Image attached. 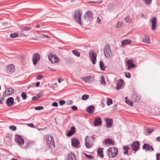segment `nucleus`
<instances>
[{
  "label": "nucleus",
  "mask_w": 160,
  "mask_h": 160,
  "mask_svg": "<svg viewBox=\"0 0 160 160\" xmlns=\"http://www.w3.org/2000/svg\"><path fill=\"white\" fill-rule=\"evenodd\" d=\"M44 138L48 147L51 148H53L55 147V142L52 136H51L49 138L48 135H46Z\"/></svg>",
  "instance_id": "obj_1"
},
{
  "label": "nucleus",
  "mask_w": 160,
  "mask_h": 160,
  "mask_svg": "<svg viewBox=\"0 0 160 160\" xmlns=\"http://www.w3.org/2000/svg\"><path fill=\"white\" fill-rule=\"evenodd\" d=\"M142 41L145 43L149 44L150 43V41L149 37L147 36H145L143 38Z\"/></svg>",
  "instance_id": "obj_29"
},
{
  "label": "nucleus",
  "mask_w": 160,
  "mask_h": 160,
  "mask_svg": "<svg viewBox=\"0 0 160 160\" xmlns=\"http://www.w3.org/2000/svg\"><path fill=\"white\" fill-rule=\"evenodd\" d=\"M58 86L57 84V83H55L54 84H53L52 85V87L53 88H55L56 87H57Z\"/></svg>",
  "instance_id": "obj_63"
},
{
  "label": "nucleus",
  "mask_w": 160,
  "mask_h": 160,
  "mask_svg": "<svg viewBox=\"0 0 160 160\" xmlns=\"http://www.w3.org/2000/svg\"><path fill=\"white\" fill-rule=\"evenodd\" d=\"M142 148L143 149L145 150L146 151H154L152 147L147 143L144 144L142 146Z\"/></svg>",
  "instance_id": "obj_15"
},
{
  "label": "nucleus",
  "mask_w": 160,
  "mask_h": 160,
  "mask_svg": "<svg viewBox=\"0 0 160 160\" xmlns=\"http://www.w3.org/2000/svg\"><path fill=\"white\" fill-rule=\"evenodd\" d=\"M89 57L90 60L92 61V63L94 64L96 63V55L95 53L93 51H90L89 52Z\"/></svg>",
  "instance_id": "obj_9"
},
{
  "label": "nucleus",
  "mask_w": 160,
  "mask_h": 160,
  "mask_svg": "<svg viewBox=\"0 0 160 160\" xmlns=\"http://www.w3.org/2000/svg\"><path fill=\"white\" fill-rule=\"evenodd\" d=\"M106 123V127L108 128H110L112 125L113 120L112 119L107 118L105 119Z\"/></svg>",
  "instance_id": "obj_17"
},
{
  "label": "nucleus",
  "mask_w": 160,
  "mask_h": 160,
  "mask_svg": "<svg viewBox=\"0 0 160 160\" xmlns=\"http://www.w3.org/2000/svg\"><path fill=\"white\" fill-rule=\"evenodd\" d=\"M66 160H77L76 155L74 152H71L68 155V157Z\"/></svg>",
  "instance_id": "obj_14"
},
{
  "label": "nucleus",
  "mask_w": 160,
  "mask_h": 160,
  "mask_svg": "<svg viewBox=\"0 0 160 160\" xmlns=\"http://www.w3.org/2000/svg\"><path fill=\"white\" fill-rule=\"evenodd\" d=\"M89 96L88 95L84 94L82 96V99L84 100H86L88 98Z\"/></svg>",
  "instance_id": "obj_40"
},
{
  "label": "nucleus",
  "mask_w": 160,
  "mask_h": 160,
  "mask_svg": "<svg viewBox=\"0 0 160 160\" xmlns=\"http://www.w3.org/2000/svg\"><path fill=\"white\" fill-rule=\"evenodd\" d=\"M15 141L17 142V144L19 145H23L24 143V139L22 138L21 136L18 134L15 135Z\"/></svg>",
  "instance_id": "obj_6"
},
{
  "label": "nucleus",
  "mask_w": 160,
  "mask_h": 160,
  "mask_svg": "<svg viewBox=\"0 0 160 160\" xmlns=\"http://www.w3.org/2000/svg\"><path fill=\"white\" fill-rule=\"evenodd\" d=\"M156 160H160V154L157 153L156 154Z\"/></svg>",
  "instance_id": "obj_52"
},
{
  "label": "nucleus",
  "mask_w": 160,
  "mask_h": 160,
  "mask_svg": "<svg viewBox=\"0 0 160 160\" xmlns=\"http://www.w3.org/2000/svg\"><path fill=\"white\" fill-rule=\"evenodd\" d=\"M150 21L152 23V30H154L156 29V24L157 23L156 18L153 17L150 20Z\"/></svg>",
  "instance_id": "obj_13"
},
{
  "label": "nucleus",
  "mask_w": 160,
  "mask_h": 160,
  "mask_svg": "<svg viewBox=\"0 0 160 160\" xmlns=\"http://www.w3.org/2000/svg\"><path fill=\"white\" fill-rule=\"evenodd\" d=\"M85 18L87 20H91L93 18V14L90 11H87L84 15Z\"/></svg>",
  "instance_id": "obj_12"
},
{
  "label": "nucleus",
  "mask_w": 160,
  "mask_h": 160,
  "mask_svg": "<svg viewBox=\"0 0 160 160\" xmlns=\"http://www.w3.org/2000/svg\"><path fill=\"white\" fill-rule=\"evenodd\" d=\"M108 101L107 102V104L109 106L111 105L112 103V100L111 99L107 98Z\"/></svg>",
  "instance_id": "obj_38"
},
{
  "label": "nucleus",
  "mask_w": 160,
  "mask_h": 160,
  "mask_svg": "<svg viewBox=\"0 0 160 160\" xmlns=\"http://www.w3.org/2000/svg\"><path fill=\"white\" fill-rule=\"evenodd\" d=\"M132 42L131 40L130 39H125L121 42V46H123L125 45L130 44Z\"/></svg>",
  "instance_id": "obj_25"
},
{
  "label": "nucleus",
  "mask_w": 160,
  "mask_h": 160,
  "mask_svg": "<svg viewBox=\"0 0 160 160\" xmlns=\"http://www.w3.org/2000/svg\"><path fill=\"white\" fill-rule=\"evenodd\" d=\"M100 21H101V19L99 18L98 17H97V23H100Z\"/></svg>",
  "instance_id": "obj_61"
},
{
  "label": "nucleus",
  "mask_w": 160,
  "mask_h": 160,
  "mask_svg": "<svg viewBox=\"0 0 160 160\" xmlns=\"http://www.w3.org/2000/svg\"><path fill=\"white\" fill-rule=\"evenodd\" d=\"M139 143L138 141H136L131 144L132 150L136 152L139 149Z\"/></svg>",
  "instance_id": "obj_10"
},
{
  "label": "nucleus",
  "mask_w": 160,
  "mask_h": 160,
  "mask_svg": "<svg viewBox=\"0 0 160 160\" xmlns=\"http://www.w3.org/2000/svg\"><path fill=\"white\" fill-rule=\"evenodd\" d=\"M72 53L76 56L79 57L80 55V53L76 50H73L72 51Z\"/></svg>",
  "instance_id": "obj_34"
},
{
  "label": "nucleus",
  "mask_w": 160,
  "mask_h": 160,
  "mask_svg": "<svg viewBox=\"0 0 160 160\" xmlns=\"http://www.w3.org/2000/svg\"><path fill=\"white\" fill-rule=\"evenodd\" d=\"M28 125L31 128H33L34 127V125L32 123L28 124Z\"/></svg>",
  "instance_id": "obj_58"
},
{
  "label": "nucleus",
  "mask_w": 160,
  "mask_h": 160,
  "mask_svg": "<svg viewBox=\"0 0 160 160\" xmlns=\"http://www.w3.org/2000/svg\"><path fill=\"white\" fill-rule=\"evenodd\" d=\"M94 125L95 126H101L102 123L101 119L100 117H97L96 118L94 122Z\"/></svg>",
  "instance_id": "obj_16"
},
{
  "label": "nucleus",
  "mask_w": 160,
  "mask_h": 160,
  "mask_svg": "<svg viewBox=\"0 0 160 160\" xmlns=\"http://www.w3.org/2000/svg\"><path fill=\"white\" fill-rule=\"evenodd\" d=\"M9 128L12 131H15L17 129L16 127L13 125H12L10 126Z\"/></svg>",
  "instance_id": "obj_46"
},
{
  "label": "nucleus",
  "mask_w": 160,
  "mask_h": 160,
  "mask_svg": "<svg viewBox=\"0 0 160 160\" xmlns=\"http://www.w3.org/2000/svg\"><path fill=\"white\" fill-rule=\"evenodd\" d=\"M124 73L125 75V77L126 78H129L131 77V74L130 73L128 72H125Z\"/></svg>",
  "instance_id": "obj_47"
},
{
  "label": "nucleus",
  "mask_w": 160,
  "mask_h": 160,
  "mask_svg": "<svg viewBox=\"0 0 160 160\" xmlns=\"http://www.w3.org/2000/svg\"><path fill=\"white\" fill-rule=\"evenodd\" d=\"M59 103L60 105L62 106L65 103V101L64 100H60L59 101Z\"/></svg>",
  "instance_id": "obj_48"
},
{
  "label": "nucleus",
  "mask_w": 160,
  "mask_h": 160,
  "mask_svg": "<svg viewBox=\"0 0 160 160\" xmlns=\"http://www.w3.org/2000/svg\"><path fill=\"white\" fill-rule=\"evenodd\" d=\"M12 135L10 133H7L6 135V137L8 138L9 139H11L12 138Z\"/></svg>",
  "instance_id": "obj_51"
},
{
  "label": "nucleus",
  "mask_w": 160,
  "mask_h": 160,
  "mask_svg": "<svg viewBox=\"0 0 160 160\" xmlns=\"http://www.w3.org/2000/svg\"><path fill=\"white\" fill-rule=\"evenodd\" d=\"M123 148L124 150V152H123L124 154H128V150L129 149V147L128 146H124L123 147Z\"/></svg>",
  "instance_id": "obj_33"
},
{
  "label": "nucleus",
  "mask_w": 160,
  "mask_h": 160,
  "mask_svg": "<svg viewBox=\"0 0 160 160\" xmlns=\"http://www.w3.org/2000/svg\"><path fill=\"white\" fill-rule=\"evenodd\" d=\"M103 51L105 57L107 58L110 57L112 53L109 44H106L105 45Z\"/></svg>",
  "instance_id": "obj_4"
},
{
  "label": "nucleus",
  "mask_w": 160,
  "mask_h": 160,
  "mask_svg": "<svg viewBox=\"0 0 160 160\" xmlns=\"http://www.w3.org/2000/svg\"><path fill=\"white\" fill-rule=\"evenodd\" d=\"M20 28L22 32L30 30L31 29V27L25 26H21L20 27Z\"/></svg>",
  "instance_id": "obj_30"
},
{
  "label": "nucleus",
  "mask_w": 160,
  "mask_h": 160,
  "mask_svg": "<svg viewBox=\"0 0 160 160\" xmlns=\"http://www.w3.org/2000/svg\"><path fill=\"white\" fill-rule=\"evenodd\" d=\"M84 155L86 157L89 159H92L93 158V156L92 155H88L86 153H85Z\"/></svg>",
  "instance_id": "obj_49"
},
{
  "label": "nucleus",
  "mask_w": 160,
  "mask_h": 160,
  "mask_svg": "<svg viewBox=\"0 0 160 160\" xmlns=\"http://www.w3.org/2000/svg\"><path fill=\"white\" fill-rule=\"evenodd\" d=\"M71 144L74 147L78 148L80 147V142L77 138H72L71 139Z\"/></svg>",
  "instance_id": "obj_8"
},
{
  "label": "nucleus",
  "mask_w": 160,
  "mask_h": 160,
  "mask_svg": "<svg viewBox=\"0 0 160 160\" xmlns=\"http://www.w3.org/2000/svg\"><path fill=\"white\" fill-rule=\"evenodd\" d=\"M146 130L149 133H151L154 131V129L151 128H147Z\"/></svg>",
  "instance_id": "obj_42"
},
{
  "label": "nucleus",
  "mask_w": 160,
  "mask_h": 160,
  "mask_svg": "<svg viewBox=\"0 0 160 160\" xmlns=\"http://www.w3.org/2000/svg\"><path fill=\"white\" fill-rule=\"evenodd\" d=\"M144 3L148 5L150 4L152 1V0H142Z\"/></svg>",
  "instance_id": "obj_41"
},
{
  "label": "nucleus",
  "mask_w": 160,
  "mask_h": 160,
  "mask_svg": "<svg viewBox=\"0 0 160 160\" xmlns=\"http://www.w3.org/2000/svg\"><path fill=\"white\" fill-rule=\"evenodd\" d=\"M123 81L121 79L119 80L118 81L116 88V89L117 90H119L121 89V87L123 85Z\"/></svg>",
  "instance_id": "obj_22"
},
{
  "label": "nucleus",
  "mask_w": 160,
  "mask_h": 160,
  "mask_svg": "<svg viewBox=\"0 0 160 160\" xmlns=\"http://www.w3.org/2000/svg\"><path fill=\"white\" fill-rule=\"evenodd\" d=\"M87 138H88V136H87L86 137V138L85 139V141L86 142L85 143V145L87 148H90L92 147V144L90 143L87 142V140H86V139Z\"/></svg>",
  "instance_id": "obj_32"
},
{
  "label": "nucleus",
  "mask_w": 160,
  "mask_h": 160,
  "mask_svg": "<svg viewBox=\"0 0 160 160\" xmlns=\"http://www.w3.org/2000/svg\"><path fill=\"white\" fill-rule=\"evenodd\" d=\"M32 100L34 101H36L38 100L36 96L33 97L32 98Z\"/></svg>",
  "instance_id": "obj_60"
},
{
  "label": "nucleus",
  "mask_w": 160,
  "mask_h": 160,
  "mask_svg": "<svg viewBox=\"0 0 160 160\" xmlns=\"http://www.w3.org/2000/svg\"><path fill=\"white\" fill-rule=\"evenodd\" d=\"M81 79L86 83H91L93 82L94 79L92 78L91 76H88L81 78Z\"/></svg>",
  "instance_id": "obj_11"
},
{
  "label": "nucleus",
  "mask_w": 160,
  "mask_h": 160,
  "mask_svg": "<svg viewBox=\"0 0 160 160\" xmlns=\"http://www.w3.org/2000/svg\"><path fill=\"white\" fill-rule=\"evenodd\" d=\"M48 58L52 63H58L60 61L59 58L55 54H49L48 55Z\"/></svg>",
  "instance_id": "obj_5"
},
{
  "label": "nucleus",
  "mask_w": 160,
  "mask_h": 160,
  "mask_svg": "<svg viewBox=\"0 0 160 160\" xmlns=\"http://www.w3.org/2000/svg\"><path fill=\"white\" fill-rule=\"evenodd\" d=\"M81 16L82 12L80 9H78L75 11L73 18L77 22L81 25L82 24L81 22Z\"/></svg>",
  "instance_id": "obj_3"
},
{
  "label": "nucleus",
  "mask_w": 160,
  "mask_h": 160,
  "mask_svg": "<svg viewBox=\"0 0 160 160\" xmlns=\"http://www.w3.org/2000/svg\"><path fill=\"white\" fill-rule=\"evenodd\" d=\"M99 66L100 69L102 71H104L105 69V67L103 62L100 61L99 62Z\"/></svg>",
  "instance_id": "obj_31"
},
{
  "label": "nucleus",
  "mask_w": 160,
  "mask_h": 160,
  "mask_svg": "<svg viewBox=\"0 0 160 160\" xmlns=\"http://www.w3.org/2000/svg\"><path fill=\"white\" fill-rule=\"evenodd\" d=\"M4 101V98H2L1 99H0V104H2L3 102Z\"/></svg>",
  "instance_id": "obj_62"
},
{
  "label": "nucleus",
  "mask_w": 160,
  "mask_h": 160,
  "mask_svg": "<svg viewBox=\"0 0 160 160\" xmlns=\"http://www.w3.org/2000/svg\"><path fill=\"white\" fill-rule=\"evenodd\" d=\"M140 96L135 94L132 95V98L133 100L135 102H138L140 99Z\"/></svg>",
  "instance_id": "obj_27"
},
{
  "label": "nucleus",
  "mask_w": 160,
  "mask_h": 160,
  "mask_svg": "<svg viewBox=\"0 0 160 160\" xmlns=\"http://www.w3.org/2000/svg\"><path fill=\"white\" fill-rule=\"evenodd\" d=\"M14 102V99L12 97L8 98L7 100V104L8 106H12Z\"/></svg>",
  "instance_id": "obj_21"
},
{
  "label": "nucleus",
  "mask_w": 160,
  "mask_h": 160,
  "mask_svg": "<svg viewBox=\"0 0 160 160\" xmlns=\"http://www.w3.org/2000/svg\"><path fill=\"white\" fill-rule=\"evenodd\" d=\"M75 127L74 126H72L71 127L68 133L67 134V135L68 137H70L73 135L75 133Z\"/></svg>",
  "instance_id": "obj_23"
},
{
  "label": "nucleus",
  "mask_w": 160,
  "mask_h": 160,
  "mask_svg": "<svg viewBox=\"0 0 160 160\" xmlns=\"http://www.w3.org/2000/svg\"><path fill=\"white\" fill-rule=\"evenodd\" d=\"M42 95V94H39L37 95L36 96L37 97L38 99L39 98H41Z\"/></svg>",
  "instance_id": "obj_59"
},
{
  "label": "nucleus",
  "mask_w": 160,
  "mask_h": 160,
  "mask_svg": "<svg viewBox=\"0 0 160 160\" xmlns=\"http://www.w3.org/2000/svg\"><path fill=\"white\" fill-rule=\"evenodd\" d=\"M94 107L91 105L87 108L86 111L89 113H92L94 112Z\"/></svg>",
  "instance_id": "obj_26"
},
{
  "label": "nucleus",
  "mask_w": 160,
  "mask_h": 160,
  "mask_svg": "<svg viewBox=\"0 0 160 160\" xmlns=\"http://www.w3.org/2000/svg\"><path fill=\"white\" fill-rule=\"evenodd\" d=\"M2 24L3 26H5V25H6V26H5V27H4V28H8V27H10V24H8V23H7V22H3V23H2Z\"/></svg>",
  "instance_id": "obj_45"
},
{
  "label": "nucleus",
  "mask_w": 160,
  "mask_h": 160,
  "mask_svg": "<svg viewBox=\"0 0 160 160\" xmlns=\"http://www.w3.org/2000/svg\"><path fill=\"white\" fill-rule=\"evenodd\" d=\"M127 63V67L128 69L133 68L135 66V64H133V61L131 60H128L126 62Z\"/></svg>",
  "instance_id": "obj_19"
},
{
  "label": "nucleus",
  "mask_w": 160,
  "mask_h": 160,
  "mask_svg": "<svg viewBox=\"0 0 160 160\" xmlns=\"http://www.w3.org/2000/svg\"><path fill=\"white\" fill-rule=\"evenodd\" d=\"M40 56L38 53L34 54L33 56L32 61L34 65H36L40 59Z\"/></svg>",
  "instance_id": "obj_7"
},
{
  "label": "nucleus",
  "mask_w": 160,
  "mask_h": 160,
  "mask_svg": "<svg viewBox=\"0 0 160 160\" xmlns=\"http://www.w3.org/2000/svg\"><path fill=\"white\" fill-rule=\"evenodd\" d=\"M124 19L125 22H127L130 23L132 22V19H130L129 17H127Z\"/></svg>",
  "instance_id": "obj_39"
},
{
  "label": "nucleus",
  "mask_w": 160,
  "mask_h": 160,
  "mask_svg": "<svg viewBox=\"0 0 160 160\" xmlns=\"http://www.w3.org/2000/svg\"><path fill=\"white\" fill-rule=\"evenodd\" d=\"M103 149L102 148H99L97 150L98 155L101 158H103L104 156L103 154Z\"/></svg>",
  "instance_id": "obj_28"
},
{
  "label": "nucleus",
  "mask_w": 160,
  "mask_h": 160,
  "mask_svg": "<svg viewBox=\"0 0 160 160\" xmlns=\"http://www.w3.org/2000/svg\"><path fill=\"white\" fill-rule=\"evenodd\" d=\"M101 83L103 85H105L106 84V82L105 81V79L103 75L101 76Z\"/></svg>",
  "instance_id": "obj_35"
},
{
  "label": "nucleus",
  "mask_w": 160,
  "mask_h": 160,
  "mask_svg": "<svg viewBox=\"0 0 160 160\" xmlns=\"http://www.w3.org/2000/svg\"><path fill=\"white\" fill-rule=\"evenodd\" d=\"M73 103V101L71 100H68L67 102V104L68 105H71Z\"/></svg>",
  "instance_id": "obj_55"
},
{
  "label": "nucleus",
  "mask_w": 160,
  "mask_h": 160,
  "mask_svg": "<svg viewBox=\"0 0 160 160\" xmlns=\"http://www.w3.org/2000/svg\"><path fill=\"white\" fill-rule=\"evenodd\" d=\"M108 151V156L110 158H113L116 156L118 152V148L114 147L109 148Z\"/></svg>",
  "instance_id": "obj_2"
},
{
  "label": "nucleus",
  "mask_w": 160,
  "mask_h": 160,
  "mask_svg": "<svg viewBox=\"0 0 160 160\" xmlns=\"http://www.w3.org/2000/svg\"><path fill=\"white\" fill-rule=\"evenodd\" d=\"M122 22H120L118 21L116 25L117 28H120V26L122 25Z\"/></svg>",
  "instance_id": "obj_50"
},
{
  "label": "nucleus",
  "mask_w": 160,
  "mask_h": 160,
  "mask_svg": "<svg viewBox=\"0 0 160 160\" xmlns=\"http://www.w3.org/2000/svg\"><path fill=\"white\" fill-rule=\"evenodd\" d=\"M14 66L12 64L9 65L7 66V71L8 72H14Z\"/></svg>",
  "instance_id": "obj_24"
},
{
  "label": "nucleus",
  "mask_w": 160,
  "mask_h": 160,
  "mask_svg": "<svg viewBox=\"0 0 160 160\" xmlns=\"http://www.w3.org/2000/svg\"><path fill=\"white\" fill-rule=\"evenodd\" d=\"M14 92V89L12 88H8L6 89L5 93L8 95H10Z\"/></svg>",
  "instance_id": "obj_20"
},
{
  "label": "nucleus",
  "mask_w": 160,
  "mask_h": 160,
  "mask_svg": "<svg viewBox=\"0 0 160 160\" xmlns=\"http://www.w3.org/2000/svg\"><path fill=\"white\" fill-rule=\"evenodd\" d=\"M21 96L24 100L26 99L27 98L26 94L25 92H23L21 94Z\"/></svg>",
  "instance_id": "obj_43"
},
{
  "label": "nucleus",
  "mask_w": 160,
  "mask_h": 160,
  "mask_svg": "<svg viewBox=\"0 0 160 160\" xmlns=\"http://www.w3.org/2000/svg\"><path fill=\"white\" fill-rule=\"evenodd\" d=\"M156 140L158 141H160V136L158 137L156 139Z\"/></svg>",
  "instance_id": "obj_64"
},
{
  "label": "nucleus",
  "mask_w": 160,
  "mask_h": 160,
  "mask_svg": "<svg viewBox=\"0 0 160 160\" xmlns=\"http://www.w3.org/2000/svg\"><path fill=\"white\" fill-rule=\"evenodd\" d=\"M52 106L53 107H57L58 106V103L57 102H54L52 103Z\"/></svg>",
  "instance_id": "obj_53"
},
{
  "label": "nucleus",
  "mask_w": 160,
  "mask_h": 160,
  "mask_svg": "<svg viewBox=\"0 0 160 160\" xmlns=\"http://www.w3.org/2000/svg\"><path fill=\"white\" fill-rule=\"evenodd\" d=\"M43 107L42 106H39L35 107V109L36 110H40L43 109Z\"/></svg>",
  "instance_id": "obj_44"
},
{
  "label": "nucleus",
  "mask_w": 160,
  "mask_h": 160,
  "mask_svg": "<svg viewBox=\"0 0 160 160\" xmlns=\"http://www.w3.org/2000/svg\"><path fill=\"white\" fill-rule=\"evenodd\" d=\"M125 102L128 104V105H130L131 106H133V102H132L130 101L129 100H125Z\"/></svg>",
  "instance_id": "obj_37"
},
{
  "label": "nucleus",
  "mask_w": 160,
  "mask_h": 160,
  "mask_svg": "<svg viewBox=\"0 0 160 160\" xmlns=\"http://www.w3.org/2000/svg\"><path fill=\"white\" fill-rule=\"evenodd\" d=\"M72 109L74 111H76L77 110L78 108L76 106H73L72 107Z\"/></svg>",
  "instance_id": "obj_54"
},
{
  "label": "nucleus",
  "mask_w": 160,
  "mask_h": 160,
  "mask_svg": "<svg viewBox=\"0 0 160 160\" xmlns=\"http://www.w3.org/2000/svg\"><path fill=\"white\" fill-rule=\"evenodd\" d=\"M18 36V34L16 33H12L10 34V36L12 38L17 37Z\"/></svg>",
  "instance_id": "obj_36"
},
{
  "label": "nucleus",
  "mask_w": 160,
  "mask_h": 160,
  "mask_svg": "<svg viewBox=\"0 0 160 160\" xmlns=\"http://www.w3.org/2000/svg\"><path fill=\"white\" fill-rule=\"evenodd\" d=\"M103 143L106 145H114V141L110 138H108L105 140Z\"/></svg>",
  "instance_id": "obj_18"
},
{
  "label": "nucleus",
  "mask_w": 160,
  "mask_h": 160,
  "mask_svg": "<svg viewBox=\"0 0 160 160\" xmlns=\"http://www.w3.org/2000/svg\"><path fill=\"white\" fill-rule=\"evenodd\" d=\"M64 79L63 78H59L58 79V82L59 83H60L61 82V81H63Z\"/></svg>",
  "instance_id": "obj_57"
},
{
  "label": "nucleus",
  "mask_w": 160,
  "mask_h": 160,
  "mask_svg": "<svg viewBox=\"0 0 160 160\" xmlns=\"http://www.w3.org/2000/svg\"><path fill=\"white\" fill-rule=\"evenodd\" d=\"M43 77V76L42 75L38 76L37 77V79L38 80H40Z\"/></svg>",
  "instance_id": "obj_56"
}]
</instances>
